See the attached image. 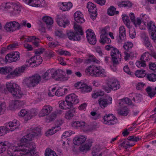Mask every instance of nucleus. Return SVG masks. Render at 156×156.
<instances>
[{
  "mask_svg": "<svg viewBox=\"0 0 156 156\" xmlns=\"http://www.w3.org/2000/svg\"><path fill=\"white\" fill-rule=\"evenodd\" d=\"M118 5L119 7H130L132 6V3L129 1H122L118 3Z\"/></svg>",
  "mask_w": 156,
  "mask_h": 156,
  "instance_id": "obj_34",
  "label": "nucleus"
},
{
  "mask_svg": "<svg viewBox=\"0 0 156 156\" xmlns=\"http://www.w3.org/2000/svg\"><path fill=\"white\" fill-rule=\"evenodd\" d=\"M107 84L108 87L112 90H116L120 87L119 83L116 80L113 79H108Z\"/></svg>",
  "mask_w": 156,
  "mask_h": 156,
  "instance_id": "obj_12",
  "label": "nucleus"
},
{
  "mask_svg": "<svg viewBox=\"0 0 156 156\" xmlns=\"http://www.w3.org/2000/svg\"><path fill=\"white\" fill-rule=\"evenodd\" d=\"M147 93L150 98H152V97L156 94V87L154 89L152 88L151 87L148 86L145 89Z\"/></svg>",
  "mask_w": 156,
  "mask_h": 156,
  "instance_id": "obj_26",
  "label": "nucleus"
},
{
  "mask_svg": "<svg viewBox=\"0 0 156 156\" xmlns=\"http://www.w3.org/2000/svg\"><path fill=\"white\" fill-rule=\"evenodd\" d=\"M81 87L82 92H88L91 91L92 89L90 87L88 86L86 84H83L82 86Z\"/></svg>",
  "mask_w": 156,
  "mask_h": 156,
  "instance_id": "obj_40",
  "label": "nucleus"
},
{
  "mask_svg": "<svg viewBox=\"0 0 156 156\" xmlns=\"http://www.w3.org/2000/svg\"><path fill=\"white\" fill-rule=\"evenodd\" d=\"M147 25L149 32L151 33L152 39L156 40V27L154 23L151 21L147 23Z\"/></svg>",
  "mask_w": 156,
  "mask_h": 156,
  "instance_id": "obj_14",
  "label": "nucleus"
},
{
  "mask_svg": "<svg viewBox=\"0 0 156 156\" xmlns=\"http://www.w3.org/2000/svg\"><path fill=\"white\" fill-rule=\"evenodd\" d=\"M17 121H14V122H11L8 124V126H0V136L4 135L7 133V132L9 130L12 131L18 128L19 124H17Z\"/></svg>",
  "mask_w": 156,
  "mask_h": 156,
  "instance_id": "obj_5",
  "label": "nucleus"
},
{
  "mask_svg": "<svg viewBox=\"0 0 156 156\" xmlns=\"http://www.w3.org/2000/svg\"><path fill=\"white\" fill-rule=\"evenodd\" d=\"M36 145L35 143L33 142L21 144L19 146V151H21L23 154H25L29 152L34 151Z\"/></svg>",
  "mask_w": 156,
  "mask_h": 156,
  "instance_id": "obj_7",
  "label": "nucleus"
},
{
  "mask_svg": "<svg viewBox=\"0 0 156 156\" xmlns=\"http://www.w3.org/2000/svg\"><path fill=\"white\" fill-rule=\"evenodd\" d=\"M76 112L75 109H71L66 112L65 115V118L67 119H69L74 116V113Z\"/></svg>",
  "mask_w": 156,
  "mask_h": 156,
  "instance_id": "obj_31",
  "label": "nucleus"
},
{
  "mask_svg": "<svg viewBox=\"0 0 156 156\" xmlns=\"http://www.w3.org/2000/svg\"><path fill=\"white\" fill-rule=\"evenodd\" d=\"M83 16V14L80 11H77L74 14L75 21L80 23H83L85 21Z\"/></svg>",
  "mask_w": 156,
  "mask_h": 156,
  "instance_id": "obj_21",
  "label": "nucleus"
},
{
  "mask_svg": "<svg viewBox=\"0 0 156 156\" xmlns=\"http://www.w3.org/2000/svg\"><path fill=\"white\" fill-rule=\"evenodd\" d=\"M20 56L19 52H13L7 55L5 58L6 60L9 62H16L20 60Z\"/></svg>",
  "mask_w": 156,
  "mask_h": 156,
  "instance_id": "obj_10",
  "label": "nucleus"
},
{
  "mask_svg": "<svg viewBox=\"0 0 156 156\" xmlns=\"http://www.w3.org/2000/svg\"><path fill=\"white\" fill-rule=\"evenodd\" d=\"M104 123L108 125H112L117 122V118L112 114L106 115L103 117Z\"/></svg>",
  "mask_w": 156,
  "mask_h": 156,
  "instance_id": "obj_11",
  "label": "nucleus"
},
{
  "mask_svg": "<svg viewBox=\"0 0 156 156\" xmlns=\"http://www.w3.org/2000/svg\"><path fill=\"white\" fill-rule=\"evenodd\" d=\"M116 8L113 6H111L108 10V15L111 16H113L115 13Z\"/></svg>",
  "mask_w": 156,
  "mask_h": 156,
  "instance_id": "obj_53",
  "label": "nucleus"
},
{
  "mask_svg": "<svg viewBox=\"0 0 156 156\" xmlns=\"http://www.w3.org/2000/svg\"><path fill=\"white\" fill-rule=\"evenodd\" d=\"M57 131L56 129H55V128L54 127L53 129H50L46 133L47 136L51 135L55 133Z\"/></svg>",
  "mask_w": 156,
  "mask_h": 156,
  "instance_id": "obj_57",
  "label": "nucleus"
},
{
  "mask_svg": "<svg viewBox=\"0 0 156 156\" xmlns=\"http://www.w3.org/2000/svg\"><path fill=\"white\" fill-rule=\"evenodd\" d=\"M42 1V0H32L31 4L30 5L35 7H40L41 4V2Z\"/></svg>",
  "mask_w": 156,
  "mask_h": 156,
  "instance_id": "obj_45",
  "label": "nucleus"
},
{
  "mask_svg": "<svg viewBox=\"0 0 156 156\" xmlns=\"http://www.w3.org/2000/svg\"><path fill=\"white\" fill-rule=\"evenodd\" d=\"M112 98L111 97H107L105 98H101L98 100V103L100 106L101 108H104L106 107L108 105L112 103Z\"/></svg>",
  "mask_w": 156,
  "mask_h": 156,
  "instance_id": "obj_16",
  "label": "nucleus"
},
{
  "mask_svg": "<svg viewBox=\"0 0 156 156\" xmlns=\"http://www.w3.org/2000/svg\"><path fill=\"white\" fill-rule=\"evenodd\" d=\"M42 19L43 21L47 25H51L53 23V21L52 18L49 16H44L42 17Z\"/></svg>",
  "mask_w": 156,
  "mask_h": 156,
  "instance_id": "obj_38",
  "label": "nucleus"
},
{
  "mask_svg": "<svg viewBox=\"0 0 156 156\" xmlns=\"http://www.w3.org/2000/svg\"><path fill=\"white\" fill-rule=\"evenodd\" d=\"M90 18L93 20L95 19L97 16L98 13L97 11H94V12H89Z\"/></svg>",
  "mask_w": 156,
  "mask_h": 156,
  "instance_id": "obj_61",
  "label": "nucleus"
},
{
  "mask_svg": "<svg viewBox=\"0 0 156 156\" xmlns=\"http://www.w3.org/2000/svg\"><path fill=\"white\" fill-rule=\"evenodd\" d=\"M51 71H52V70H48L42 76V78L43 79L45 80H48V76L49 73H51Z\"/></svg>",
  "mask_w": 156,
  "mask_h": 156,
  "instance_id": "obj_62",
  "label": "nucleus"
},
{
  "mask_svg": "<svg viewBox=\"0 0 156 156\" xmlns=\"http://www.w3.org/2000/svg\"><path fill=\"white\" fill-rule=\"evenodd\" d=\"M10 144L8 141L0 143V154L5 151L8 147L10 146Z\"/></svg>",
  "mask_w": 156,
  "mask_h": 156,
  "instance_id": "obj_25",
  "label": "nucleus"
},
{
  "mask_svg": "<svg viewBox=\"0 0 156 156\" xmlns=\"http://www.w3.org/2000/svg\"><path fill=\"white\" fill-rule=\"evenodd\" d=\"M118 112L120 115L126 116L129 112L128 108L127 107H125L122 108Z\"/></svg>",
  "mask_w": 156,
  "mask_h": 156,
  "instance_id": "obj_49",
  "label": "nucleus"
},
{
  "mask_svg": "<svg viewBox=\"0 0 156 156\" xmlns=\"http://www.w3.org/2000/svg\"><path fill=\"white\" fill-rule=\"evenodd\" d=\"M121 56H116L112 57V61L114 66L118 64L121 61Z\"/></svg>",
  "mask_w": 156,
  "mask_h": 156,
  "instance_id": "obj_42",
  "label": "nucleus"
},
{
  "mask_svg": "<svg viewBox=\"0 0 156 156\" xmlns=\"http://www.w3.org/2000/svg\"><path fill=\"white\" fill-rule=\"evenodd\" d=\"M82 129L84 132L89 131H90L91 129L90 126L85 123L84 126H83Z\"/></svg>",
  "mask_w": 156,
  "mask_h": 156,
  "instance_id": "obj_63",
  "label": "nucleus"
},
{
  "mask_svg": "<svg viewBox=\"0 0 156 156\" xmlns=\"http://www.w3.org/2000/svg\"><path fill=\"white\" fill-rule=\"evenodd\" d=\"M6 86L8 91L12 94L14 98L18 99L22 97L23 92L18 84L15 83H7Z\"/></svg>",
  "mask_w": 156,
  "mask_h": 156,
  "instance_id": "obj_3",
  "label": "nucleus"
},
{
  "mask_svg": "<svg viewBox=\"0 0 156 156\" xmlns=\"http://www.w3.org/2000/svg\"><path fill=\"white\" fill-rule=\"evenodd\" d=\"M147 79L150 81L155 82L156 81V75L154 73H149L147 75Z\"/></svg>",
  "mask_w": 156,
  "mask_h": 156,
  "instance_id": "obj_47",
  "label": "nucleus"
},
{
  "mask_svg": "<svg viewBox=\"0 0 156 156\" xmlns=\"http://www.w3.org/2000/svg\"><path fill=\"white\" fill-rule=\"evenodd\" d=\"M55 35L56 36L62 38H64L66 37V36L65 35L62 31L58 30L55 31Z\"/></svg>",
  "mask_w": 156,
  "mask_h": 156,
  "instance_id": "obj_58",
  "label": "nucleus"
},
{
  "mask_svg": "<svg viewBox=\"0 0 156 156\" xmlns=\"http://www.w3.org/2000/svg\"><path fill=\"white\" fill-rule=\"evenodd\" d=\"M145 71L144 70H138L135 72V73H133V74H135L138 77H143L145 75Z\"/></svg>",
  "mask_w": 156,
  "mask_h": 156,
  "instance_id": "obj_41",
  "label": "nucleus"
},
{
  "mask_svg": "<svg viewBox=\"0 0 156 156\" xmlns=\"http://www.w3.org/2000/svg\"><path fill=\"white\" fill-rule=\"evenodd\" d=\"M25 38L24 42H31L32 40H35L36 39L39 40L38 38H37L35 36H27Z\"/></svg>",
  "mask_w": 156,
  "mask_h": 156,
  "instance_id": "obj_59",
  "label": "nucleus"
},
{
  "mask_svg": "<svg viewBox=\"0 0 156 156\" xmlns=\"http://www.w3.org/2000/svg\"><path fill=\"white\" fill-rule=\"evenodd\" d=\"M92 140H87L84 145H82L80 147V150L82 152H86L89 150L92 145Z\"/></svg>",
  "mask_w": 156,
  "mask_h": 156,
  "instance_id": "obj_20",
  "label": "nucleus"
},
{
  "mask_svg": "<svg viewBox=\"0 0 156 156\" xmlns=\"http://www.w3.org/2000/svg\"><path fill=\"white\" fill-rule=\"evenodd\" d=\"M6 108V105L5 103H3L0 105V114H2L5 111Z\"/></svg>",
  "mask_w": 156,
  "mask_h": 156,
  "instance_id": "obj_64",
  "label": "nucleus"
},
{
  "mask_svg": "<svg viewBox=\"0 0 156 156\" xmlns=\"http://www.w3.org/2000/svg\"><path fill=\"white\" fill-rule=\"evenodd\" d=\"M7 149V153L10 156H16V155L18 156L17 154L18 153L21 154L20 152L21 151H19V148L18 149H16L11 144L10 146L8 147Z\"/></svg>",
  "mask_w": 156,
  "mask_h": 156,
  "instance_id": "obj_19",
  "label": "nucleus"
},
{
  "mask_svg": "<svg viewBox=\"0 0 156 156\" xmlns=\"http://www.w3.org/2000/svg\"><path fill=\"white\" fill-rule=\"evenodd\" d=\"M65 101L69 107L73 106V104H76L79 102L77 97L74 94H72L66 96Z\"/></svg>",
  "mask_w": 156,
  "mask_h": 156,
  "instance_id": "obj_9",
  "label": "nucleus"
},
{
  "mask_svg": "<svg viewBox=\"0 0 156 156\" xmlns=\"http://www.w3.org/2000/svg\"><path fill=\"white\" fill-rule=\"evenodd\" d=\"M62 6L61 9L64 11H67L70 9L73 5L72 3L70 2L68 3L62 2Z\"/></svg>",
  "mask_w": 156,
  "mask_h": 156,
  "instance_id": "obj_35",
  "label": "nucleus"
},
{
  "mask_svg": "<svg viewBox=\"0 0 156 156\" xmlns=\"http://www.w3.org/2000/svg\"><path fill=\"white\" fill-rule=\"evenodd\" d=\"M53 108L50 105H45L40 111L39 113L40 117H44L48 115L53 111Z\"/></svg>",
  "mask_w": 156,
  "mask_h": 156,
  "instance_id": "obj_15",
  "label": "nucleus"
},
{
  "mask_svg": "<svg viewBox=\"0 0 156 156\" xmlns=\"http://www.w3.org/2000/svg\"><path fill=\"white\" fill-rule=\"evenodd\" d=\"M87 8L89 12H94L97 11V9L95 5L90 2H89L87 3Z\"/></svg>",
  "mask_w": 156,
  "mask_h": 156,
  "instance_id": "obj_37",
  "label": "nucleus"
},
{
  "mask_svg": "<svg viewBox=\"0 0 156 156\" xmlns=\"http://www.w3.org/2000/svg\"><path fill=\"white\" fill-rule=\"evenodd\" d=\"M126 34V30L124 27L122 26H120L119 30V37L120 40H123L125 38Z\"/></svg>",
  "mask_w": 156,
  "mask_h": 156,
  "instance_id": "obj_29",
  "label": "nucleus"
},
{
  "mask_svg": "<svg viewBox=\"0 0 156 156\" xmlns=\"http://www.w3.org/2000/svg\"><path fill=\"white\" fill-rule=\"evenodd\" d=\"M20 23L16 21H12L6 23L4 27L5 30L7 32H13L20 29Z\"/></svg>",
  "mask_w": 156,
  "mask_h": 156,
  "instance_id": "obj_8",
  "label": "nucleus"
},
{
  "mask_svg": "<svg viewBox=\"0 0 156 156\" xmlns=\"http://www.w3.org/2000/svg\"><path fill=\"white\" fill-rule=\"evenodd\" d=\"M28 66V65H24L21 67L16 68L11 73V75L18 76L21 73H23L26 68Z\"/></svg>",
  "mask_w": 156,
  "mask_h": 156,
  "instance_id": "obj_17",
  "label": "nucleus"
},
{
  "mask_svg": "<svg viewBox=\"0 0 156 156\" xmlns=\"http://www.w3.org/2000/svg\"><path fill=\"white\" fill-rule=\"evenodd\" d=\"M0 9L7 10L11 15L14 16L19 14L21 11V7L18 4L11 2H4L0 6Z\"/></svg>",
  "mask_w": 156,
  "mask_h": 156,
  "instance_id": "obj_1",
  "label": "nucleus"
},
{
  "mask_svg": "<svg viewBox=\"0 0 156 156\" xmlns=\"http://www.w3.org/2000/svg\"><path fill=\"white\" fill-rule=\"evenodd\" d=\"M41 78L39 74H35L26 80V84L28 87H34L39 83Z\"/></svg>",
  "mask_w": 156,
  "mask_h": 156,
  "instance_id": "obj_6",
  "label": "nucleus"
},
{
  "mask_svg": "<svg viewBox=\"0 0 156 156\" xmlns=\"http://www.w3.org/2000/svg\"><path fill=\"white\" fill-rule=\"evenodd\" d=\"M28 131L29 133L26 136H23L21 139L20 142L21 143H26L27 141H31L35 136L31 131L28 130Z\"/></svg>",
  "mask_w": 156,
  "mask_h": 156,
  "instance_id": "obj_23",
  "label": "nucleus"
},
{
  "mask_svg": "<svg viewBox=\"0 0 156 156\" xmlns=\"http://www.w3.org/2000/svg\"><path fill=\"white\" fill-rule=\"evenodd\" d=\"M59 107L61 109H66L67 108H70L69 107V106H68L67 107H66V104H67V103L65 101H61L59 102Z\"/></svg>",
  "mask_w": 156,
  "mask_h": 156,
  "instance_id": "obj_56",
  "label": "nucleus"
},
{
  "mask_svg": "<svg viewBox=\"0 0 156 156\" xmlns=\"http://www.w3.org/2000/svg\"><path fill=\"white\" fill-rule=\"evenodd\" d=\"M42 58L39 55H36V56L31 57L30 59L27 61V62L29 63L30 65L32 63H36V65H38L41 64L42 62Z\"/></svg>",
  "mask_w": 156,
  "mask_h": 156,
  "instance_id": "obj_18",
  "label": "nucleus"
},
{
  "mask_svg": "<svg viewBox=\"0 0 156 156\" xmlns=\"http://www.w3.org/2000/svg\"><path fill=\"white\" fill-rule=\"evenodd\" d=\"M85 122L83 121H75L73 122L72 123V126L76 128H80L82 129L84 126Z\"/></svg>",
  "mask_w": 156,
  "mask_h": 156,
  "instance_id": "obj_27",
  "label": "nucleus"
},
{
  "mask_svg": "<svg viewBox=\"0 0 156 156\" xmlns=\"http://www.w3.org/2000/svg\"><path fill=\"white\" fill-rule=\"evenodd\" d=\"M86 37L88 42L91 44H94L97 42L96 36L92 30L88 29L86 31Z\"/></svg>",
  "mask_w": 156,
  "mask_h": 156,
  "instance_id": "obj_13",
  "label": "nucleus"
},
{
  "mask_svg": "<svg viewBox=\"0 0 156 156\" xmlns=\"http://www.w3.org/2000/svg\"><path fill=\"white\" fill-rule=\"evenodd\" d=\"M65 90V89L59 88L55 92V95L58 96H62L64 94Z\"/></svg>",
  "mask_w": 156,
  "mask_h": 156,
  "instance_id": "obj_51",
  "label": "nucleus"
},
{
  "mask_svg": "<svg viewBox=\"0 0 156 156\" xmlns=\"http://www.w3.org/2000/svg\"><path fill=\"white\" fill-rule=\"evenodd\" d=\"M56 117V113L53 112L51 115L46 117L45 121L47 122H49L55 120Z\"/></svg>",
  "mask_w": 156,
  "mask_h": 156,
  "instance_id": "obj_39",
  "label": "nucleus"
},
{
  "mask_svg": "<svg viewBox=\"0 0 156 156\" xmlns=\"http://www.w3.org/2000/svg\"><path fill=\"white\" fill-rule=\"evenodd\" d=\"M85 72L87 75H91L92 76L99 77L104 76L105 70L101 69L100 66L92 65L87 68Z\"/></svg>",
  "mask_w": 156,
  "mask_h": 156,
  "instance_id": "obj_4",
  "label": "nucleus"
},
{
  "mask_svg": "<svg viewBox=\"0 0 156 156\" xmlns=\"http://www.w3.org/2000/svg\"><path fill=\"white\" fill-rule=\"evenodd\" d=\"M37 113V112L35 110H31L30 112H28L27 117H26L25 118V120L27 121L30 119L32 117L36 115Z\"/></svg>",
  "mask_w": 156,
  "mask_h": 156,
  "instance_id": "obj_33",
  "label": "nucleus"
},
{
  "mask_svg": "<svg viewBox=\"0 0 156 156\" xmlns=\"http://www.w3.org/2000/svg\"><path fill=\"white\" fill-rule=\"evenodd\" d=\"M141 37L143 39L144 44L145 46L150 49L151 47H152L150 41L149 40V38L145 33H143L141 35Z\"/></svg>",
  "mask_w": 156,
  "mask_h": 156,
  "instance_id": "obj_22",
  "label": "nucleus"
},
{
  "mask_svg": "<svg viewBox=\"0 0 156 156\" xmlns=\"http://www.w3.org/2000/svg\"><path fill=\"white\" fill-rule=\"evenodd\" d=\"M111 57L116 56H121L119 50L115 48H114L113 50L111 51Z\"/></svg>",
  "mask_w": 156,
  "mask_h": 156,
  "instance_id": "obj_48",
  "label": "nucleus"
},
{
  "mask_svg": "<svg viewBox=\"0 0 156 156\" xmlns=\"http://www.w3.org/2000/svg\"><path fill=\"white\" fill-rule=\"evenodd\" d=\"M56 22L59 26L64 27H65L66 26L69 24V21L68 20L66 19L63 20L61 18H57Z\"/></svg>",
  "mask_w": 156,
  "mask_h": 156,
  "instance_id": "obj_28",
  "label": "nucleus"
},
{
  "mask_svg": "<svg viewBox=\"0 0 156 156\" xmlns=\"http://www.w3.org/2000/svg\"><path fill=\"white\" fill-rule=\"evenodd\" d=\"M151 58L150 54L148 52L143 53L141 55L140 60L146 62L150 60Z\"/></svg>",
  "mask_w": 156,
  "mask_h": 156,
  "instance_id": "obj_30",
  "label": "nucleus"
},
{
  "mask_svg": "<svg viewBox=\"0 0 156 156\" xmlns=\"http://www.w3.org/2000/svg\"><path fill=\"white\" fill-rule=\"evenodd\" d=\"M122 16V19L124 23L126 24V26L129 28L130 24L129 18L125 14L123 15Z\"/></svg>",
  "mask_w": 156,
  "mask_h": 156,
  "instance_id": "obj_44",
  "label": "nucleus"
},
{
  "mask_svg": "<svg viewBox=\"0 0 156 156\" xmlns=\"http://www.w3.org/2000/svg\"><path fill=\"white\" fill-rule=\"evenodd\" d=\"M45 156H55L57 155L55 152L50 148H47L45 151Z\"/></svg>",
  "mask_w": 156,
  "mask_h": 156,
  "instance_id": "obj_43",
  "label": "nucleus"
},
{
  "mask_svg": "<svg viewBox=\"0 0 156 156\" xmlns=\"http://www.w3.org/2000/svg\"><path fill=\"white\" fill-rule=\"evenodd\" d=\"M19 46V44L17 42L14 43L9 45L7 47L8 50H13L14 48H16Z\"/></svg>",
  "mask_w": 156,
  "mask_h": 156,
  "instance_id": "obj_52",
  "label": "nucleus"
},
{
  "mask_svg": "<svg viewBox=\"0 0 156 156\" xmlns=\"http://www.w3.org/2000/svg\"><path fill=\"white\" fill-rule=\"evenodd\" d=\"M16 100L12 101L9 104V108L11 110H14L18 108Z\"/></svg>",
  "mask_w": 156,
  "mask_h": 156,
  "instance_id": "obj_46",
  "label": "nucleus"
},
{
  "mask_svg": "<svg viewBox=\"0 0 156 156\" xmlns=\"http://www.w3.org/2000/svg\"><path fill=\"white\" fill-rule=\"evenodd\" d=\"M100 42L103 44L105 43L109 44L111 43V40L109 38H108L107 36L104 35L100 36Z\"/></svg>",
  "mask_w": 156,
  "mask_h": 156,
  "instance_id": "obj_32",
  "label": "nucleus"
},
{
  "mask_svg": "<svg viewBox=\"0 0 156 156\" xmlns=\"http://www.w3.org/2000/svg\"><path fill=\"white\" fill-rule=\"evenodd\" d=\"M87 138L85 136H80L75 137L73 140V143L76 145H79L85 142Z\"/></svg>",
  "mask_w": 156,
  "mask_h": 156,
  "instance_id": "obj_24",
  "label": "nucleus"
},
{
  "mask_svg": "<svg viewBox=\"0 0 156 156\" xmlns=\"http://www.w3.org/2000/svg\"><path fill=\"white\" fill-rule=\"evenodd\" d=\"M133 46V44L131 42H126L124 44L123 47L126 51H129Z\"/></svg>",
  "mask_w": 156,
  "mask_h": 156,
  "instance_id": "obj_50",
  "label": "nucleus"
},
{
  "mask_svg": "<svg viewBox=\"0 0 156 156\" xmlns=\"http://www.w3.org/2000/svg\"><path fill=\"white\" fill-rule=\"evenodd\" d=\"M127 139L128 140L130 141L137 142L139 140L140 138L138 136H129Z\"/></svg>",
  "mask_w": 156,
  "mask_h": 156,
  "instance_id": "obj_60",
  "label": "nucleus"
},
{
  "mask_svg": "<svg viewBox=\"0 0 156 156\" xmlns=\"http://www.w3.org/2000/svg\"><path fill=\"white\" fill-rule=\"evenodd\" d=\"M74 28L75 32L71 31L67 32V34L69 39L74 41H79L81 39V36L83 34V32L80 26L74 23Z\"/></svg>",
  "mask_w": 156,
  "mask_h": 156,
  "instance_id": "obj_2",
  "label": "nucleus"
},
{
  "mask_svg": "<svg viewBox=\"0 0 156 156\" xmlns=\"http://www.w3.org/2000/svg\"><path fill=\"white\" fill-rule=\"evenodd\" d=\"M28 131H31L35 136H39L41 133V129L38 127L34 128H30Z\"/></svg>",
  "mask_w": 156,
  "mask_h": 156,
  "instance_id": "obj_36",
  "label": "nucleus"
},
{
  "mask_svg": "<svg viewBox=\"0 0 156 156\" xmlns=\"http://www.w3.org/2000/svg\"><path fill=\"white\" fill-rule=\"evenodd\" d=\"M136 66L138 68L144 67L146 66L145 62L140 60L139 61H136Z\"/></svg>",
  "mask_w": 156,
  "mask_h": 156,
  "instance_id": "obj_54",
  "label": "nucleus"
},
{
  "mask_svg": "<svg viewBox=\"0 0 156 156\" xmlns=\"http://www.w3.org/2000/svg\"><path fill=\"white\" fill-rule=\"evenodd\" d=\"M28 112H27L25 109H22L18 113V115L20 117H25L24 119L26 117H27Z\"/></svg>",
  "mask_w": 156,
  "mask_h": 156,
  "instance_id": "obj_55",
  "label": "nucleus"
}]
</instances>
